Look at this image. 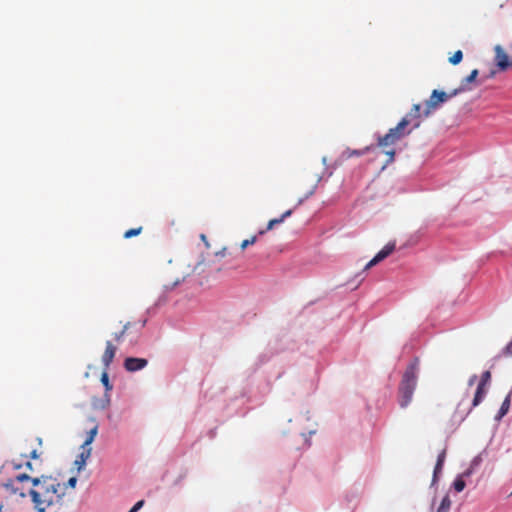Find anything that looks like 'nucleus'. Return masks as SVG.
Listing matches in <instances>:
<instances>
[{
  "label": "nucleus",
  "mask_w": 512,
  "mask_h": 512,
  "mask_svg": "<svg viewBox=\"0 0 512 512\" xmlns=\"http://www.w3.org/2000/svg\"><path fill=\"white\" fill-rule=\"evenodd\" d=\"M142 229H143V228H142L141 226H139V227H137V228H131V229L127 230V231L124 233V235H123V236H124V238H125V239L132 238V237H134V236L139 235V234L142 232Z\"/></svg>",
  "instance_id": "nucleus-25"
},
{
  "label": "nucleus",
  "mask_w": 512,
  "mask_h": 512,
  "mask_svg": "<svg viewBox=\"0 0 512 512\" xmlns=\"http://www.w3.org/2000/svg\"><path fill=\"white\" fill-rule=\"evenodd\" d=\"M201 239H202L203 241H206V236H205L204 234H201Z\"/></svg>",
  "instance_id": "nucleus-38"
},
{
  "label": "nucleus",
  "mask_w": 512,
  "mask_h": 512,
  "mask_svg": "<svg viewBox=\"0 0 512 512\" xmlns=\"http://www.w3.org/2000/svg\"><path fill=\"white\" fill-rule=\"evenodd\" d=\"M14 468H15V469H20V468H21V465H20V464H15V465H14Z\"/></svg>",
  "instance_id": "nucleus-36"
},
{
  "label": "nucleus",
  "mask_w": 512,
  "mask_h": 512,
  "mask_svg": "<svg viewBox=\"0 0 512 512\" xmlns=\"http://www.w3.org/2000/svg\"><path fill=\"white\" fill-rule=\"evenodd\" d=\"M395 250V243L386 244L365 266V270L377 265Z\"/></svg>",
  "instance_id": "nucleus-7"
},
{
  "label": "nucleus",
  "mask_w": 512,
  "mask_h": 512,
  "mask_svg": "<svg viewBox=\"0 0 512 512\" xmlns=\"http://www.w3.org/2000/svg\"><path fill=\"white\" fill-rule=\"evenodd\" d=\"M509 409H510V395H507L499 409L498 417L502 418L504 415L507 414Z\"/></svg>",
  "instance_id": "nucleus-19"
},
{
  "label": "nucleus",
  "mask_w": 512,
  "mask_h": 512,
  "mask_svg": "<svg viewBox=\"0 0 512 512\" xmlns=\"http://www.w3.org/2000/svg\"><path fill=\"white\" fill-rule=\"evenodd\" d=\"M476 379H477V376H476V375H472V376L469 378V380H468V385H469V386L474 385V383H475Z\"/></svg>",
  "instance_id": "nucleus-34"
},
{
  "label": "nucleus",
  "mask_w": 512,
  "mask_h": 512,
  "mask_svg": "<svg viewBox=\"0 0 512 512\" xmlns=\"http://www.w3.org/2000/svg\"><path fill=\"white\" fill-rule=\"evenodd\" d=\"M422 116H424V114L421 104H414L404 118L410 119V123H413V127L418 128L420 126V118Z\"/></svg>",
  "instance_id": "nucleus-10"
},
{
  "label": "nucleus",
  "mask_w": 512,
  "mask_h": 512,
  "mask_svg": "<svg viewBox=\"0 0 512 512\" xmlns=\"http://www.w3.org/2000/svg\"><path fill=\"white\" fill-rule=\"evenodd\" d=\"M383 152H384L387 156H389L388 162H389V163L393 162V160H394V156H395V150H394V149H390V150H384Z\"/></svg>",
  "instance_id": "nucleus-30"
},
{
  "label": "nucleus",
  "mask_w": 512,
  "mask_h": 512,
  "mask_svg": "<svg viewBox=\"0 0 512 512\" xmlns=\"http://www.w3.org/2000/svg\"><path fill=\"white\" fill-rule=\"evenodd\" d=\"M478 74H479L478 70L473 69L471 71V73L461 81V85L458 88H465L464 92L471 90V87H469V84L475 81Z\"/></svg>",
  "instance_id": "nucleus-15"
},
{
  "label": "nucleus",
  "mask_w": 512,
  "mask_h": 512,
  "mask_svg": "<svg viewBox=\"0 0 512 512\" xmlns=\"http://www.w3.org/2000/svg\"><path fill=\"white\" fill-rule=\"evenodd\" d=\"M148 361L144 358L128 357L124 361V368L129 372H136L145 368Z\"/></svg>",
  "instance_id": "nucleus-8"
},
{
  "label": "nucleus",
  "mask_w": 512,
  "mask_h": 512,
  "mask_svg": "<svg viewBox=\"0 0 512 512\" xmlns=\"http://www.w3.org/2000/svg\"><path fill=\"white\" fill-rule=\"evenodd\" d=\"M443 466H439V464L435 465L434 473H433V482H436L438 474L441 473Z\"/></svg>",
  "instance_id": "nucleus-28"
},
{
  "label": "nucleus",
  "mask_w": 512,
  "mask_h": 512,
  "mask_svg": "<svg viewBox=\"0 0 512 512\" xmlns=\"http://www.w3.org/2000/svg\"><path fill=\"white\" fill-rule=\"evenodd\" d=\"M451 507V500L448 495L444 496L437 512H449Z\"/></svg>",
  "instance_id": "nucleus-20"
},
{
  "label": "nucleus",
  "mask_w": 512,
  "mask_h": 512,
  "mask_svg": "<svg viewBox=\"0 0 512 512\" xmlns=\"http://www.w3.org/2000/svg\"><path fill=\"white\" fill-rule=\"evenodd\" d=\"M418 372L419 359L414 358L407 366L399 385V404L402 408H406L412 401L417 385Z\"/></svg>",
  "instance_id": "nucleus-2"
},
{
  "label": "nucleus",
  "mask_w": 512,
  "mask_h": 512,
  "mask_svg": "<svg viewBox=\"0 0 512 512\" xmlns=\"http://www.w3.org/2000/svg\"><path fill=\"white\" fill-rule=\"evenodd\" d=\"M504 353L506 355H512V340L504 348Z\"/></svg>",
  "instance_id": "nucleus-31"
},
{
  "label": "nucleus",
  "mask_w": 512,
  "mask_h": 512,
  "mask_svg": "<svg viewBox=\"0 0 512 512\" xmlns=\"http://www.w3.org/2000/svg\"><path fill=\"white\" fill-rule=\"evenodd\" d=\"M32 488L28 489L34 508L38 512L61 508L65 488L51 476L31 479Z\"/></svg>",
  "instance_id": "nucleus-1"
},
{
  "label": "nucleus",
  "mask_w": 512,
  "mask_h": 512,
  "mask_svg": "<svg viewBox=\"0 0 512 512\" xmlns=\"http://www.w3.org/2000/svg\"><path fill=\"white\" fill-rule=\"evenodd\" d=\"M108 369H105L101 375V383L105 387V395H104V403L102 405V408H106L110 404V395L109 392L113 389L112 384L109 381V375L107 372Z\"/></svg>",
  "instance_id": "nucleus-11"
},
{
  "label": "nucleus",
  "mask_w": 512,
  "mask_h": 512,
  "mask_svg": "<svg viewBox=\"0 0 512 512\" xmlns=\"http://www.w3.org/2000/svg\"><path fill=\"white\" fill-rule=\"evenodd\" d=\"M39 444L41 445L42 444V439L41 438H37Z\"/></svg>",
  "instance_id": "nucleus-40"
},
{
  "label": "nucleus",
  "mask_w": 512,
  "mask_h": 512,
  "mask_svg": "<svg viewBox=\"0 0 512 512\" xmlns=\"http://www.w3.org/2000/svg\"><path fill=\"white\" fill-rule=\"evenodd\" d=\"M257 241V237L256 236H252L251 238L249 239H245L242 241L240 247L242 250H244L245 248H247L249 245H253L254 243H256Z\"/></svg>",
  "instance_id": "nucleus-26"
},
{
  "label": "nucleus",
  "mask_w": 512,
  "mask_h": 512,
  "mask_svg": "<svg viewBox=\"0 0 512 512\" xmlns=\"http://www.w3.org/2000/svg\"><path fill=\"white\" fill-rule=\"evenodd\" d=\"M39 457H40V454L38 453V451L36 449H34L30 452L29 458L38 459Z\"/></svg>",
  "instance_id": "nucleus-33"
},
{
  "label": "nucleus",
  "mask_w": 512,
  "mask_h": 512,
  "mask_svg": "<svg viewBox=\"0 0 512 512\" xmlns=\"http://www.w3.org/2000/svg\"><path fill=\"white\" fill-rule=\"evenodd\" d=\"M144 505V500L138 501L128 512H137Z\"/></svg>",
  "instance_id": "nucleus-29"
},
{
  "label": "nucleus",
  "mask_w": 512,
  "mask_h": 512,
  "mask_svg": "<svg viewBox=\"0 0 512 512\" xmlns=\"http://www.w3.org/2000/svg\"><path fill=\"white\" fill-rule=\"evenodd\" d=\"M292 214V210H287L286 212H284L279 218H274V219H271L269 222H268V225H267V228H266V231L267 230H271L276 224H280L282 223L287 217H289L290 215ZM265 233V230H261L259 232V234H264Z\"/></svg>",
  "instance_id": "nucleus-14"
},
{
  "label": "nucleus",
  "mask_w": 512,
  "mask_h": 512,
  "mask_svg": "<svg viewBox=\"0 0 512 512\" xmlns=\"http://www.w3.org/2000/svg\"><path fill=\"white\" fill-rule=\"evenodd\" d=\"M491 381V372L490 371H484L481 375L480 382L477 385L474 398L472 401V407L478 406L483 399L485 398L487 394V386L489 385Z\"/></svg>",
  "instance_id": "nucleus-5"
},
{
  "label": "nucleus",
  "mask_w": 512,
  "mask_h": 512,
  "mask_svg": "<svg viewBox=\"0 0 512 512\" xmlns=\"http://www.w3.org/2000/svg\"><path fill=\"white\" fill-rule=\"evenodd\" d=\"M59 509L60 508H54V509H51V511H49V512H58Z\"/></svg>",
  "instance_id": "nucleus-37"
},
{
  "label": "nucleus",
  "mask_w": 512,
  "mask_h": 512,
  "mask_svg": "<svg viewBox=\"0 0 512 512\" xmlns=\"http://www.w3.org/2000/svg\"><path fill=\"white\" fill-rule=\"evenodd\" d=\"M76 483H77V478L76 477H71L69 480H68V486H70L71 488H75L76 486Z\"/></svg>",
  "instance_id": "nucleus-32"
},
{
  "label": "nucleus",
  "mask_w": 512,
  "mask_h": 512,
  "mask_svg": "<svg viewBox=\"0 0 512 512\" xmlns=\"http://www.w3.org/2000/svg\"><path fill=\"white\" fill-rule=\"evenodd\" d=\"M117 348L111 341H106V348L102 355V363L105 369H109L115 357Z\"/></svg>",
  "instance_id": "nucleus-9"
},
{
  "label": "nucleus",
  "mask_w": 512,
  "mask_h": 512,
  "mask_svg": "<svg viewBox=\"0 0 512 512\" xmlns=\"http://www.w3.org/2000/svg\"><path fill=\"white\" fill-rule=\"evenodd\" d=\"M464 477H465V476H464V475H463V473H462L460 476H458V477L455 479V481H454V483H453V487H454V489H455L457 492H461V491H463V490H464V488H465V486H466L465 481H464V479H463Z\"/></svg>",
  "instance_id": "nucleus-22"
},
{
  "label": "nucleus",
  "mask_w": 512,
  "mask_h": 512,
  "mask_svg": "<svg viewBox=\"0 0 512 512\" xmlns=\"http://www.w3.org/2000/svg\"><path fill=\"white\" fill-rule=\"evenodd\" d=\"M129 326H130V323H129V322H127L126 324H124V325H123V327H122L121 331L116 332V333H114V334H113V339H114L117 343H119V342H121V341H122V339H123L124 335L126 334V332H127L128 328H129Z\"/></svg>",
  "instance_id": "nucleus-23"
},
{
  "label": "nucleus",
  "mask_w": 512,
  "mask_h": 512,
  "mask_svg": "<svg viewBox=\"0 0 512 512\" xmlns=\"http://www.w3.org/2000/svg\"><path fill=\"white\" fill-rule=\"evenodd\" d=\"M463 59V53L461 50H457L456 52H454V54L449 58V62L452 64V65H457L459 64Z\"/></svg>",
  "instance_id": "nucleus-24"
},
{
  "label": "nucleus",
  "mask_w": 512,
  "mask_h": 512,
  "mask_svg": "<svg viewBox=\"0 0 512 512\" xmlns=\"http://www.w3.org/2000/svg\"><path fill=\"white\" fill-rule=\"evenodd\" d=\"M410 124V119L402 118L401 121L397 124L396 127L391 128L390 130L395 133V135H399L402 139L406 134H409L411 130L406 131V127Z\"/></svg>",
  "instance_id": "nucleus-13"
},
{
  "label": "nucleus",
  "mask_w": 512,
  "mask_h": 512,
  "mask_svg": "<svg viewBox=\"0 0 512 512\" xmlns=\"http://www.w3.org/2000/svg\"><path fill=\"white\" fill-rule=\"evenodd\" d=\"M494 52V60L500 71H506L508 68L512 67V59H509L508 54L505 52L501 45H496L494 47Z\"/></svg>",
  "instance_id": "nucleus-6"
},
{
  "label": "nucleus",
  "mask_w": 512,
  "mask_h": 512,
  "mask_svg": "<svg viewBox=\"0 0 512 512\" xmlns=\"http://www.w3.org/2000/svg\"><path fill=\"white\" fill-rule=\"evenodd\" d=\"M32 477L22 473L2 483V487L11 495L26 497L28 490L24 487L25 482H31Z\"/></svg>",
  "instance_id": "nucleus-4"
},
{
  "label": "nucleus",
  "mask_w": 512,
  "mask_h": 512,
  "mask_svg": "<svg viewBox=\"0 0 512 512\" xmlns=\"http://www.w3.org/2000/svg\"><path fill=\"white\" fill-rule=\"evenodd\" d=\"M83 449L84 450L80 453L78 458L75 460V465H77L78 470H81L84 467L86 460L91 455V448H87V449L83 448Z\"/></svg>",
  "instance_id": "nucleus-17"
},
{
  "label": "nucleus",
  "mask_w": 512,
  "mask_h": 512,
  "mask_svg": "<svg viewBox=\"0 0 512 512\" xmlns=\"http://www.w3.org/2000/svg\"><path fill=\"white\" fill-rule=\"evenodd\" d=\"M369 150H370V147H366V148L360 149V150L347 148L343 151L342 157L344 159H349L354 156L360 157V156H363L364 154H366Z\"/></svg>",
  "instance_id": "nucleus-16"
},
{
  "label": "nucleus",
  "mask_w": 512,
  "mask_h": 512,
  "mask_svg": "<svg viewBox=\"0 0 512 512\" xmlns=\"http://www.w3.org/2000/svg\"><path fill=\"white\" fill-rule=\"evenodd\" d=\"M446 458V449H443L441 453L437 457L436 464H439V466H443Z\"/></svg>",
  "instance_id": "nucleus-27"
},
{
  "label": "nucleus",
  "mask_w": 512,
  "mask_h": 512,
  "mask_svg": "<svg viewBox=\"0 0 512 512\" xmlns=\"http://www.w3.org/2000/svg\"><path fill=\"white\" fill-rule=\"evenodd\" d=\"M481 461H482L481 457H480V456H476V457L472 460L471 465H470V468H469V469H467L466 471H464V472H463V475H464V476H471V475H472V473H473V471H474V469H475L477 466H479V465H480Z\"/></svg>",
  "instance_id": "nucleus-21"
},
{
  "label": "nucleus",
  "mask_w": 512,
  "mask_h": 512,
  "mask_svg": "<svg viewBox=\"0 0 512 512\" xmlns=\"http://www.w3.org/2000/svg\"><path fill=\"white\" fill-rule=\"evenodd\" d=\"M98 433V424L95 423L94 426L87 432L86 439L82 445L83 448L86 446H89L95 439L96 435Z\"/></svg>",
  "instance_id": "nucleus-18"
},
{
  "label": "nucleus",
  "mask_w": 512,
  "mask_h": 512,
  "mask_svg": "<svg viewBox=\"0 0 512 512\" xmlns=\"http://www.w3.org/2000/svg\"><path fill=\"white\" fill-rule=\"evenodd\" d=\"M464 89L465 88H455L450 92L439 91L436 89L433 90L429 99L425 101L423 109L424 117H428L434 110L449 99L463 93Z\"/></svg>",
  "instance_id": "nucleus-3"
},
{
  "label": "nucleus",
  "mask_w": 512,
  "mask_h": 512,
  "mask_svg": "<svg viewBox=\"0 0 512 512\" xmlns=\"http://www.w3.org/2000/svg\"><path fill=\"white\" fill-rule=\"evenodd\" d=\"M400 139L401 138L399 137V135H395L394 132L389 130L387 134H385L384 136H380L378 138V146L379 147H387V146L395 144Z\"/></svg>",
  "instance_id": "nucleus-12"
},
{
  "label": "nucleus",
  "mask_w": 512,
  "mask_h": 512,
  "mask_svg": "<svg viewBox=\"0 0 512 512\" xmlns=\"http://www.w3.org/2000/svg\"><path fill=\"white\" fill-rule=\"evenodd\" d=\"M25 466H26L27 469H29L31 471L33 470L31 462H29V461L26 462Z\"/></svg>",
  "instance_id": "nucleus-35"
},
{
  "label": "nucleus",
  "mask_w": 512,
  "mask_h": 512,
  "mask_svg": "<svg viewBox=\"0 0 512 512\" xmlns=\"http://www.w3.org/2000/svg\"><path fill=\"white\" fill-rule=\"evenodd\" d=\"M3 508H4V505L0 504V512H2Z\"/></svg>",
  "instance_id": "nucleus-39"
}]
</instances>
